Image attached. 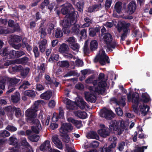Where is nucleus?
Instances as JSON below:
<instances>
[{"instance_id": "1", "label": "nucleus", "mask_w": 152, "mask_h": 152, "mask_svg": "<svg viewBox=\"0 0 152 152\" xmlns=\"http://www.w3.org/2000/svg\"><path fill=\"white\" fill-rule=\"evenodd\" d=\"M37 111L36 109L34 108L29 109L27 110L25 112V115L27 117L26 120L27 122L33 125L31 126V129L32 131L38 134L39 131L41 129V126L38 119L36 118V112Z\"/></svg>"}, {"instance_id": "2", "label": "nucleus", "mask_w": 152, "mask_h": 152, "mask_svg": "<svg viewBox=\"0 0 152 152\" xmlns=\"http://www.w3.org/2000/svg\"><path fill=\"white\" fill-rule=\"evenodd\" d=\"M72 15L71 17H65L60 21V25L62 27L64 34L68 35L70 32V27L76 23L77 20L75 17Z\"/></svg>"}, {"instance_id": "3", "label": "nucleus", "mask_w": 152, "mask_h": 152, "mask_svg": "<svg viewBox=\"0 0 152 152\" xmlns=\"http://www.w3.org/2000/svg\"><path fill=\"white\" fill-rule=\"evenodd\" d=\"M131 26L130 23H126L124 21H121L118 23L116 26L118 32L120 33L122 30L123 33L121 36L120 42L124 41L126 38L127 37V35L129 32V27Z\"/></svg>"}, {"instance_id": "4", "label": "nucleus", "mask_w": 152, "mask_h": 152, "mask_svg": "<svg viewBox=\"0 0 152 152\" xmlns=\"http://www.w3.org/2000/svg\"><path fill=\"white\" fill-rule=\"evenodd\" d=\"M124 128V124H121L118 121L112 120L110 122L109 130L110 131H116L118 135H120L122 133Z\"/></svg>"}, {"instance_id": "5", "label": "nucleus", "mask_w": 152, "mask_h": 152, "mask_svg": "<svg viewBox=\"0 0 152 152\" xmlns=\"http://www.w3.org/2000/svg\"><path fill=\"white\" fill-rule=\"evenodd\" d=\"M127 98L128 101L130 102L131 100L132 103V108L134 111L138 110V106L139 104V96L138 93H134L132 94L131 91L127 94Z\"/></svg>"}, {"instance_id": "6", "label": "nucleus", "mask_w": 152, "mask_h": 152, "mask_svg": "<svg viewBox=\"0 0 152 152\" xmlns=\"http://www.w3.org/2000/svg\"><path fill=\"white\" fill-rule=\"evenodd\" d=\"M61 13L63 15H66V17H71L72 15L75 17V10L72 5L70 3L64 4V6L61 10Z\"/></svg>"}, {"instance_id": "7", "label": "nucleus", "mask_w": 152, "mask_h": 152, "mask_svg": "<svg viewBox=\"0 0 152 152\" xmlns=\"http://www.w3.org/2000/svg\"><path fill=\"white\" fill-rule=\"evenodd\" d=\"M20 80L16 78H3L0 80V89L4 90L5 88L6 83L9 82L8 85L15 87Z\"/></svg>"}, {"instance_id": "8", "label": "nucleus", "mask_w": 152, "mask_h": 152, "mask_svg": "<svg viewBox=\"0 0 152 152\" xmlns=\"http://www.w3.org/2000/svg\"><path fill=\"white\" fill-rule=\"evenodd\" d=\"M107 85L105 81H101L98 83L97 86L94 87L92 86H90L88 88L90 91H95L99 93H103L105 91V88Z\"/></svg>"}, {"instance_id": "9", "label": "nucleus", "mask_w": 152, "mask_h": 152, "mask_svg": "<svg viewBox=\"0 0 152 152\" xmlns=\"http://www.w3.org/2000/svg\"><path fill=\"white\" fill-rule=\"evenodd\" d=\"M95 61L97 62L99 61L100 64L102 65H105L106 62L107 63H110V59L108 56L107 55L104 51H103L101 54L98 57L95 58Z\"/></svg>"}, {"instance_id": "10", "label": "nucleus", "mask_w": 152, "mask_h": 152, "mask_svg": "<svg viewBox=\"0 0 152 152\" xmlns=\"http://www.w3.org/2000/svg\"><path fill=\"white\" fill-rule=\"evenodd\" d=\"M115 114L111 111L104 108L101 110V116L104 118L106 119H110L115 117Z\"/></svg>"}, {"instance_id": "11", "label": "nucleus", "mask_w": 152, "mask_h": 152, "mask_svg": "<svg viewBox=\"0 0 152 152\" xmlns=\"http://www.w3.org/2000/svg\"><path fill=\"white\" fill-rule=\"evenodd\" d=\"M73 129L72 125L69 123H63L60 129V132L62 134H67Z\"/></svg>"}, {"instance_id": "12", "label": "nucleus", "mask_w": 152, "mask_h": 152, "mask_svg": "<svg viewBox=\"0 0 152 152\" xmlns=\"http://www.w3.org/2000/svg\"><path fill=\"white\" fill-rule=\"evenodd\" d=\"M39 149L40 151L43 152H51L52 151V148L50 145V141L48 140H45L40 146Z\"/></svg>"}, {"instance_id": "13", "label": "nucleus", "mask_w": 152, "mask_h": 152, "mask_svg": "<svg viewBox=\"0 0 152 152\" xmlns=\"http://www.w3.org/2000/svg\"><path fill=\"white\" fill-rule=\"evenodd\" d=\"M84 95L86 101L91 103H94L96 102V97L94 92L91 93L89 92L85 91Z\"/></svg>"}, {"instance_id": "14", "label": "nucleus", "mask_w": 152, "mask_h": 152, "mask_svg": "<svg viewBox=\"0 0 152 152\" xmlns=\"http://www.w3.org/2000/svg\"><path fill=\"white\" fill-rule=\"evenodd\" d=\"M6 109L9 112H15V115L17 118H19L23 116L21 109L19 108L16 107L15 106L12 107L11 106H9L6 107Z\"/></svg>"}, {"instance_id": "15", "label": "nucleus", "mask_w": 152, "mask_h": 152, "mask_svg": "<svg viewBox=\"0 0 152 152\" xmlns=\"http://www.w3.org/2000/svg\"><path fill=\"white\" fill-rule=\"evenodd\" d=\"M137 7L135 2L131 1L128 4L127 12L129 14H132L134 12Z\"/></svg>"}, {"instance_id": "16", "label": "nucleus", "mask_w": 152, "mask_h": 152, "mask_svg": "<svg viewBox=\"0 0 152 152\" xmlns=\"http://www.w3.org/2000/svg\"><path fill=\"white\" fill-rule=\"evenodd\" d=\"M67 121L69 122L72 123L77 129L80 128L82 126L81 121L75 120L71 117L68 118Z\"/></svg>"}, {"instance_id": "17", "label": "nucleus", "mask_w": 152, "mask_h": 152, "mask_svg": "<svg viewBox=\"0 0 152 152\" xmlns=\"http://www.w3.org/2000/svg\"><path fill=\"white\" fill-rule=\"evenodd\" d=\"M100 27L99 26L94 28H89L88 30L89 35L91 37L95 36L96 33L100 32Z\"/></svg>"}, {"instance_id": "18", "label": "nucleus", "mask_w": 152, "mask_h": 152, "mask_svg": "<svg viewBox=\"0 0 152 152\" xmlns=\"http://www.w3.org/2000/svg\"><path fill=\"white\" fill-rule=\"evenodd\" d=\"M52 96V92L51 91H47L42 94L40 95V97L42 99L48 100Z\"/></svg>"}, {"instance_id": "19", "label": "nucleus", "mask_w": 152, "mask_h": 152, "mask_svg": "<svg viewBox=\"0 0 152 152\" xmlns=\"http://www.w3.org/2000/svg\"><path fill=\"white\" fill-rule=\"evenodd\" d=\"M66 107L67 109L73 110L75 109L76 103L72 101L69 99H67L66 102Z\"/></svg>"}, {"instance_id": "20", "label": "nucleus", "mask_w": 152, "mask_h": 152, "mask_svg": "<svg viewBox=\"0 0 152 152\" xmlns=\"http://www.w3.org/2000/svg\"><path fill=\"white\" fill-rule=\"evenodd\" d=\"M64 32L62 29L59 27L57 28L55 30L53 33V36L56 38L62 37L63 35Z\"/></svg>"}, {"instance_id": "21", "label": "nucleus", "mask_w": 152, "mask_h": 152, "mask_svg": "<svg viewBox=\"0 0 152 152\" xmlns=\"http://www.w3.org/2000/svg\"><path fill=\"white\" fill-rule=\"evenodd\" d=\"M12 102L13 103H17L20 100V95L18 92H16L14 95H12L11 97Z\"/></svg>"}, {"instance_id": "22", "label": "nucleus", "mask_w": 152, "mask_h": 152, "mask_svg": "<svg viewBox=\"0 0 152 152\" xmlns=\"http://www.w3.org/2000/svg\"><path fill=\"white\" fill-rule=\"evenodd\" d=\"M150 108V107L147 105H143L140 108L141 114L144 116H145L147 113L150 114L151 113L149 111Z\"/></svg>"}, {"instance_id": "23", "label": "nucleus", "mask_w": 152, "mask_h": 152, "mask_svg": "<svg viewBox=\"0 0 152 152\" xmlns=\"http://www.w3.org/2000/svg\"><path fill=\"white\" fill-rule=\"evenodd\" d=\"M142 98L139 99L140 102H141L143 103H146L149 102L151 99L149 96L146 93H142L141 96Z\"/></svg>"}, {"instance_id": "24", "label": "nucleus", "mask_w": 152, "mask_h": 152, "mask_svg": "<svg viewBox=\"0 0 152 152\" xmlns=\"http://www.w3.org/2000/svg\"><path fill=\"white\" fill-rule=\"evenodd\" d=\"M98 133L103 137L105 138L110 135V132H109L107 128L102 129L98 131Z\"/></svg>"}, {"instance_id": "25", "label": "nucleus", "mask_w": 152, "mask_h": 152, "mask_svg": "<svg viewBox=\"0 0 152 152\" xmlns=\"http://www.w3.org/2000/svg\"><path fill=\"white\" fill-rule=\"evenodd\" d=\"M47 44L46 39H44L40 42L39 44V48L40 51L42 53L45 52L46 49L45 46Z\"/></svg>"}, {"instance_id": "26", "label": "nucleus", "mask_w": 152, "mask_h": 152, "mask_svg": "<svg viewBox=\"0 0 152 152\" xmlns=\"http://www.w3.org/2000/svg\"><path fill=\"white\" fill-rule=\"evenodd\" d=\"M98 43L96 40H92L90 43L89 47L91 51L93 52L96 50L98 48Z\"/></svg>"}, {"instance_id": "27", "label": "nucleus", "mask_w": 152, "mask_h": 152, "mask_svg": "<svg viewBox=\"0 0 152 152\" xmlns=\"http://www.w3.org/2000/svg\"><path fill=\"white\" fill-rule=\"evenodd\" d=\"M69 50L68 45L66 44L63 43L60 45L59 51L61 53H67L68 52Z\"/></svg>"}, {"instance_id": "28", "label": "nucleus", "mask_w": 152, "mask_h": 152, "mask_svg": "<svg viewBox=\"0 0 152 152\" xmlns=\"http://www.w3.org/2000/svg\"><path fill=\"white\" fill-rule=\"evenodd\" d=\"M29 60L28 57L25 56L16 60V62L18 64L23 65H25Z\"/></svg>"}, {"instance_id": "29", "label": "nucleus", "mask_w": 152, "mask_h": 152, "mask_svg": "<svg viewBox=\"0 0 152 152\" xmlns=\"http://www.w3.org/2000/svg\"><path fill=\"white\" fill-rule=\"evenodd\" d=\"M122 3L121 1L117 2L115 5L114 9L116 12L118 14H120L122 8Z\"/></svg>"}, {"instance_id": "30", "label": "nucleus", "mask_w": 152, "mask_h": 152, "mask_svg": "<svg viewBox=\"0 0 152 152\" xmlns=\"http://www.w3.org/2000/svg\"><path fill=\"white\" fill-rule=\"evenodd\" d=\"M29 70L30 69L28 67H26L25 68H24L22 67V68L20 72V75L23 78H26L28 74Z\"/></svg>"}, {"instance_id": "31", "label": "nucleus", "mask_w": 152, "mask_h": 152, "mask_svg": "<svg viewBox=\"0 0 152 152\" xmlns=\"http://www.w3.org/2000/svg\"><path fill=\"white\" fill-rule=\"evenodd\" d=\"M31 147L30 145L27 142L26 138L21 140L20 142V147L22 149H25Z\"/></svg>"}, {"instance_id": "32", "label": "nucleus", "mask_w": 152, "mask_h": 152, "mask_svg": "<svg viewBox=\"0 0 152 152\" xmlns=\"http://www.w3.org/2000/svg\"><path fill=\"white\" fill-rule=\"evenodd\" d=\"M103 38L106 44L111 42L113 39L112 35L109 33H106L103 37Z\"/></svg>"}, {"instance_id": "33", "label": "nucleus", "mask_w": 152, "mask_h": 152, "mask_svg": "<svg viewBox=\"0 0 152 152\" xmlns=\"http://www.w3.org/2000/svg\"><path fill=\"white\" fill-rule=\"evenodd\" d=\"M116 147V143L112 142L108 147L104 148V152H111L113 151V149Z\"/></svg>"}, {"instance_id": "34", "label": "nucleus", "mask_w": 152, "mask_h": 152, "mask_svg": "<svg viewBox=\"0 0 152 152\" xmlns=\"http://www.w3.org/2000/svg\"><path fill=\"white\" fill-rule=\"evenodd\" d=\"M76 115L81 119H85L87 117V113L84 111H77L76 114Z\"/></svg>"}, {"instance_id": "35", "label": "nucleus", "mask_w": 152, "mask_h": 152, "mask_svg": "<svg viewBox=\"0 0 152 152\" xmlns=\"http://www.w3.org/2000/svg\"><path fill=\"white\" fill-rule=\"evenodd\" d=\"M46 28H39L38 33L40 34V37L44 39L47 35Z\"/></svg>"}, {"instance_id": "36", "label": "nucleus", "mask_w": 152, "mask_h": 152, "mask_svg": "<svg viewBox=\"0 0 152 152\" xmlns=\"http://www.w3.org/2000/svg\"><path fill=\"white\" fill-rule=\"evenodd\" d=\"M24 94L32 98L35 97L36 96L35 92L33 90H26L24 92Z\"/></svg>"}, {"instance_id": "37", "label": "nucleus", "mask_w": 152, "mask_h": 152, "mask_svg": "<svg viewBox=\"0 0 152 152\" xmlns=\"http://www.w3.org/2000/svg\"><path fill=\"white\" fill-rule=\"evenodd\" d=\"M28 139L31 141L34 142H37L39 138V137L38 135L34 134L28 136Z\"/></svg>"}, {"instance_id": "38", "label": "nucleus", "mask_w": 152, "mask_h": 152, "mask_svg": "<svg viewBox=\"0 0 152 152\" xmlns=\"http://www.w3.org/2000/svg\"><path fill=\"white\" fill-rule=\"evenodd\" d=\"M117 43L115 42H110L107 44V48L110 52L113 51V49H115Z\"/></svg>"}, {"instance_id": "39", "label": "nucleus", "mask_w": 152, "mask_h": 152, "mask_svg": "<svg viewBox=\"0 0 152 152\" xmlns=\"http://www.w3.org/2000/svg\"><path fill=\"white\" fill-rule=\"evenodd\" d=\"M62 134L61 135V139H62V140L66 143H68L70 140L69 136L67 134Z\"/></svg>"}, {"instance_id": "40", "label": "nucleus", "mask_w": 152, "mask_h": 152, "mask_svg": "<svg viewBox=\"0 0 152 152\" xmlns=\"http://www.w3.org/2000/svg\"><path fill=\"white\" fill-rule=\"evenodd\" d=\"M59 66L62 68H68L69 66V64L68 61H61L58 63Z\"/></svg>"}, {"instance_id": "41", "label": "nucleus", "mask_w": 152, "mask_h": 152, "mask_svg": "<svg viewBox=\"0 0 152 152\" xmlns=\"http://www.w3.org/2000/svg\"><path fill=\"white\" fill-rule=\"evenodd\" d=\"M15 50H11L10 51H9V53H8V56H9L7 57V59H8L15 58Z\"/></svg>"}, {"instance_id": "42", "label": "nucleus", "mask_w": 152, "mask_h": 152, "mask_svg": "<svg viewBox=\"0 0 152 152\" xmlns=\"http://www.w3.org/2000/svg\"><path fill=\"white\" fill-rule=\"evenodd\" d=\"M99 6H101V4H100L99 5L95 4L91 6H90L88 9V12L90 13L93 12L95 11L96 9L99 7Z\"/></svg>"}, {"instance_id": "43", "label": "nucleus", "mask_w": 152, "mask_h": 152, "mask_svg": "<svg viewBox=\"0 0 152 152\" xmlns=\"http://www.w3.org/2000/svg\"><path fill=\"white\" fill-rule=\"evenodd\" d=\"M72 32L74 34H78L79 33L80 29L79 26L77 25H75L72 28Z\"/></svg>"}, {"instance_id": "44", "label": "nucleus", "mask_w": 152, "mask_h": 152, "mask_svg": "<svg viewBox=\"0 0 152 152\" xmlns=\"http://www.w3.org/2000/svg\"><path fill=\"white\" fill-rule=\"evenodd\" d=\"M11 41L13 43H19L21 41V38L18 36L14 35L13 36L11 39Z\"/></svg>"}, {"instance_id": "45", "label": "nucleus", "mask_w": 152, "mask_h": 152, "mask_svg": "<svg viewBox=\"0 0 152 152\" xmlns=\"http://www.w3.org/2000/svg\"><path fill=\"white\" fill-rule=\"evenodd\" d=\"M88 136L92 139H99V137L97 133L95 132L92 131L88 134Z\"/></svg>"}, {"instance_id": "46", "label": "nucleus", "mask_w": 152, "mask_h": 152, "mask_svg": "<svg viewBox=\"0 0 152 152\" xmlns=\"http://www.w3.org/2000/svg\"><path fill=\"white\" fill-rule=\"evenodd\" d=\"M10 135V133L6 130H1L0 131V137H8Z\"/></svg>"}, {"instance_id": "47", "label": "nucleus", "mask_w": 152, "mask_h": 152, "mask_svg": "<svg viewBox=\"0 0 152 152\" xmlns=\"http://www.w3.org/2000/svg\"><path fill=\"white\" fill-rule=\"evenodd\" d=\"M8 48L7 47H6L4 49L1 50L0 51V54L3 56H8L9 51H8Z\"/></svg>"}, {"instance_id": "48", "label": "nucleus", "mask_w": 152, "mask_h": 152, "mask_svg": "<svg viewBox=\"0 0 152 152\" xmlns=\"http://www.w3.org/2000/svg\"><path fill=\"white\" fill-rule=\"evenodd\" d=\"M76 6L78 9V11L82 12L83 11L84 3L82 1H79L76 4Z\"/></svg>"}, {"instance_id": "49", "label": "nucleus", "mask_w": 152, "mask_h": 152, "mask_svg": "<svg viewBox=\"0 0 152 152\" xmlns=\"http://www.w3.org/2000/svg\"><path fill=\"white\" fill-rule=\"evenodd\" d=\"M59 59V55L58 54H52L49 59L50 62H53L54 60L57 61Z\"/></svg>"}, {"instance_id": "50", "label": "nucleus", "mask_w": 152, "mask_h": 152, "mask_svg": "<svg viewBox=\"0 0 152 152\" xmlns=\"http://www.w3.org/2000/svg\"><path fill=\"white\" fill-rule=\"evenodd\" d=\"M90 50L89 48L88 45L86 41L84 44V45L83 47V52L84 54H88L90 53Z\"/></svg>"}, {"instance_id": "51", "label": "nucleus", "mask_w": 152, "mask_h": 152, "mask_svg": "<svg viewBox=\"0 0 152 152\" xmlns=\"http://www.w3.org/2000/svg\"><path fill=\"white\" fill-rule=\"evenodd\" d=\"M77 73L76 71L75 70H71L68 72L64 75V77H67L71 76H75L77 75Z\"/></svg>"}, {"instance_id": "52", "label": "nucleus", "mask_w": 152, "mask_h": 152, "mask_svg": "<svg viewBox=\"0 0 152 152\" xmlns=\"http://www.w3.org/2000/svg\"><path fill=\"white\" fill-rule=\"evenodd\" d=\"M44 102V101L42 100H38L35 101L34 103V106L33 107V108L37 110L39 105Z\"/></svg>"}, {"instance_id": "53", "label": "nucleus", "mask_w": 152, "mask_h": 152, "mask_svg": "<svg viewBox=\"0 0 152 152\" xmlns=\"http://www.w3.org/2000/svg\"><path fill=\"white\" fill-rule=\"evenodd\" d=\"M22 66L20 65L15 66L12 67V70L13 72H20V70L22 68Z\"/></svg>"}, {"instance_id": "54", "label": "nucleus", "mask_w": 152, "mask_h": 152, "mask_svg": "<svg viewBox=\"0 0 152 152\" xmlns=\"http://www.w3.org/2000/svg\"><path fill=\"white\" fill-rule=\"evenodd\" d=\"M25 55V53L23 51L21 50L16 51V58H19L20 57Z\"/></svg>"}, {"instance_id": "55", "label": "nucleus", "mask_w": 152, "mask_h": 152, "mask_svg": "<svg viewBox=\"0 0 152 152\" xmlns=\"http://www.w3.org/2000/svg\"><path fill=\"white\" fill-rule=\"evenodd\" d=\"M9 31L2 27H0V34L5 35L6 34H8Z\"/></svg>"}, {"instance_id": "56", "label": "nucleus", "mask_w": 152, "mask_h": 152, "mask_svg": "<svg viewBox=\"0 0 152 152\" xmlns=\"http://www.w3.org/2000/svg\"><path fill=\"white\" fill-rule=\"evenodd\" d=\"M125 145V142H121L118 144L117 149L120 151H122L124 148Z\"/></svg>"}, {"instance_id": "57", "label": "nucleus", "mask_w": 152, "mask_h": 152, "mask_svg": "<svg viewBox=\"0 0 152 152\" xmlns=\"http://www.w3.org/2000/svg\"><path fill=\"white\" fill-rule=\"evenodd\" d=\"M87 30L85 28L81 31L80 34L81 35L82 38L84 39L86 38L87 37Z\"/></svg>"}, {"instance_id": "58", "label": "nucleus", "mask_w": 152, "mask_h": 152, "mask_svg": "<svg viewBox=\"0 0 152 152\" xmlns=\"http://www.w3.org/2000/svg\"><path fill=\"white\" fill-rule=\"evenodd\" d=\"M33 52L34 54V57L35 58H38L39 55V52L38 51V48L37 46L34 47L33 50Z\"/></svg>"}, {"instance_id": "59", "label": "nucleus", "mask_w": 152, "mask_h": 152, "mask_svg": "<svg viewBox=\"0 0 152 152\" xmlns=\"http://www.w3.org/2000/svg\"><path fill=\"white\" fill-rule=\"evenodd\" d=\"M13 27V30L14 31L18 32H20L21 29L18 23H15Z\"/></svg>"}, {"instance_id": "60", "label": "nucleus", "mask_w": 152, "mask_h": 152, "mask_svg": "<svg viewBox=\"0 0 152 152\" xmlns=\"http://www.w3.org/2000/svg\"><path fill=\"white\" fill-rule=\"evenodd\" d=\"M36 90L39 91H42L45 88V87L43 86L39 83L36 84Z\"/></svg>"}, {"instance_id": "61", "label": "nucleus", "mask_w": 152, "mask_h": 152, "mask_svg": "<svg viewBox=\"0 0 152 152\" xmlns=\"http://www.w3.org/2000/svg\"><path fill=\"white\" fill-rule=\"evenodd\" d=\"M69 46V47L74 50H78L79 48V45L77 43H70Z\"/></svg>"}, {"instance_id": "62", "label": "nucleus", "mask_w": 152, "mask_h": 152, "mask_svg": "<svg viewBox=\"0 0 152 152\" xmlns=\"http://www.w3.org/2000/svg\"><path fill=\"white\" fill-rule=\"evenodd\" d=\"M6 129L11 132H13L17 130V128L13 126L8 125L6 127Z\"/></svg>"}, {"instance_id": "63", "label": "nucleus", "mask_w": 152, "mask_h": 152, "mask_svg": "<svg viewBox=\"0 0 152 152\" xmlns=\"http://www.w3.org/2000/svg\"><path fill=\"white\" fill-rule=\"evenodd\" d=\"M59 112L57 117L58 118H63L64 115V112L62 108L61 107L59 108Z\"/></svg>"}, {"instance_id": "64", "label": "nucleus", "mask_w": 152, "mask_h": 152, "mask_svg": "<svg viewBox=\"0 0 152 152\" xmlns=\"http://www.w3.org/2000/svg\"><path fill=\"white\" fill-rule=\"evenodd\" d=\"M23 45H24L28 52H29L32 49L31 46L29 45L28 43L25 42H23Z\"/></svg>"}]
</instances>
